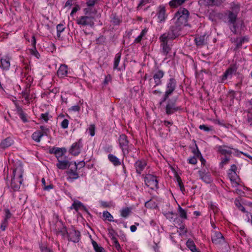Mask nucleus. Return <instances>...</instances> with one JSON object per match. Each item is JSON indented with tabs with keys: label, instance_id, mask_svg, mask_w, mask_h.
I'll return each mask as SVG.
<instances>
[{
	"label": "nucleus",
	"instance_id": "ddd939ff",
	"mask_svg": "<svg viewBox=\"0 0 252 252\" xmlns=\"http://www.w3.org/2000/svg\"><path fill=\"white\" fill-rule=\"evenodd\" d=\"M82 147L81 140H79L77 142L72 144L70 149V153L74 156L78 155L80 152Z\"/></svg>",
	"mask_w": 252,
	"mask_h": 252
},
{
	"label": "nucleus",
	"instance_id": "13d9d810",
	"mask_svg": "<svg viewBox=\"0 0 252 252\" xmlns=\"http://www.w3.org/2000/svg\"><path fill=\"white\" fill-rule=\"evenodd\" d=\"M173 122H170V121H164V125L169 128L170 126H172L173 125Z\"/></svg>",
	"mask_w": 252,
	"mask_h": 252
},
{
	"label": "nucleus",
	"instance_id": "a18cd8bd",
	"mask_svg": "<svg viewBox=\"0 0 252 252\" xmlns=\"http://www.w3.org/2000/svg\"><path fill=\"white\" fill-rule=\"evenodd\" d=\"M229 161V158H228L225 157L224 158H221V162L220 164V166L222 168L223 166L228 163Z\"/></svg>",
	"mask_w": 252,
	"mask_h": 252
},
{
	"label": "nucleus",
	"instance_id": "4468645a",
	"mask_svg": "<svg viewBox=\"0 0 252 252\" xmlns=\"http://www.w3.org/2000/svg\"><path fill=\"white\" fill-rule=\"evenodd\" d=\"M49 153L55 155L58 160L63 159V148L53 147L49 149Z\"/></svg>",
	"mask_w": 252,
	"mask_h": 252
},
{
	"label": "nucleus",
	"instance_id": "603ef678",
	"mask_svg": "<svg viewBox=\"0 0 252 252\" xmlns=\"http://www.w3.org/2000/svg\"><path fill=\"white\" fill-rule=\"evenodd\" d=\"M188 161L189 163L192 164H195L197 163V159L194 157L189 158Z\"/></svg>",
	"mask_w": 252,
	"mask_h": 252
},
{
	"label": "nucleus",
	"instance_id": "dca6fc26",
	"mask_svg": "<svg viewBox=\"0 0 252 252\" xmlns=\"http://www.w3.org/2000/svg\"><path fill=\"white\" fill-rule=\"evenodd\" d=\"M228 177L231 182L232 186L233 187H236L238 186V176L236 172L228 171Z\"/></svg>",
	"mask_w": 252,
	"mask_h": 252
},
{
	"label": "nucleus",
	"instance_id": "58836bf2",
	"mask_svg": "<svg viewBox=\"0 0 252 252\" xmlns=\"http://www.w3.org/2000/svg\"><path fill=\"white\" fill-rule=\"evenodd\" d=\"M177 182H178V184L180 187V189H181V190L182 191V192H184V191H185V188H184V185L182 183V180L181 179V178L180 177H178L177 178Z\"/></svg>",
	"mask_w": 252,
	"mask_h": 252
},
{
	"label": "nucleus",
	"instance_id": "680f3d73",
	"mask_svg": "<svg viewBox=\"0 0 252 252\" xmlns=\"http://www.w3.org/2000/svg\"><path fill=\"white\" fill-rule=\"evenodd\" d=\"M112 239L113 240L114 243H115L116 244V248H119L120 246V244H119L118 243V240H117V239L115 238V237L114 236H112Z\"/></svg>",
	"mask_w": 252,
	"mask_h": 252
},
{
	"label": "nucleus",
	"instance_id": "6e6d98bb",
	"mask_svg": "<svg viewBox=\"0 0 252 252\" xmlns=\"http://www.w3.org/2000/svg\"><path fill=\"white\" fill-rule=\"evenodd\" d=\"M32 45V48H36V39L34 35H32V37L31 40Z\"/></svg>",
	"mask_w": 252,
	"mask_h": 252
},
{
	"label": "nucleus",
	"instance_id": "1a4fd4ad",
	"mask_svg": "<svg viewBox=\"0 0 252 252\" xmlns=\"http://www.w3.org/2000/svg\"><path fill=\"white\" fill-rule=\"evenodd\" d=\"M11 59V57L9 54H7L0 59V68L3 71H7L9 69Z\"/></svg>",
	"mask_w": 252,
	"mask_h": 252
},
{
	"label": "nucleus",
	"instance_id": "6ab92c4d",
	"mask_svg": "<svg viewBox=\"0 0 252 252\" xmlns=\"http://www.w3.org/2000/svg\"><path fill=\"white\" fill-rule=\"evenodd\" d=\"M157 16L160 22L164 21L167 15L166 14L165 8L164 6H159L158 7Z\"/></svg>",
	"mask_w": 252,
	"mask_h": 252
},
{
	"label": "nucleus",
	"instance_id": "c85d7f7f",
	"mask_svg": "<svg viewBox=\"0 0 252 252\" xmlns=\"http://www.w3.org/2000/svg\"><path fill=\"white\" fill-rule=\"evenodd\" d=\"M42 136H43V135L42 132H40V130L35 131L32 136V139L36 142H39Z\"/></svg>",
	"mask_w": 252,
	"mask_h": 252
},
{
	"label": "nucleus",
	"instance_id": "412c9836",
	"mask_svg": "<svg viewBox=\"0 0 252 252\" xmlns=\"http://www.w3.org/2000/svg\"><path fill=\"white\" fill-rule=\"evenodd\" d=\"M198 174L199 175L200 179L205 183L208 184L212 182V180L209 173L205 171H199Z\"/></svg>",
	"mask_w": 252,
	"mask_h": 252
},
{
	"label": "nucleus",
	"instance_id": "4be33fe9",
	"mask_svg": "<svg viewBox=\"0 0 252 252\" xmlns=\"http://www.w3.org/2000/svg\"><path fill=\"white\" fill-rule=\"evenodd\" d=\"M146 165V162L145 160H138L135 164V168L136 172L138 174H141L142 171L144 169Z\"/></svg>",
	"mask_w": 252,
	"mask_h": 252
},
{
	"label": "nucleus",
	"instance_id": "e2e57ef3",
	"mask_svg": "<svg viewBox=\"0 0 252 252\" xmlns=\"http://www.w3.org/2000/svg\"><path fill=\"white\" fill-rule=\"evenodd\" d=\"M42 252H53L52 250L47 247H44L41 249Z\"/></svg>",
	"mask_w": 252,
	"mask_h": 252
},
{
	"label": "nucleus",
	"instance_id": "20e7f679",
	"mask_svg": "<svg viewBox=\"0 0 252 252\" xmlns=\"http://www.w3.org/2000/svg\"><path fill=\"white\" fill-rule=\"evenodd\" d=\"M68 167L66 171V179L69 181H72L78 178V175L76 173L77 165L75 162H69L64 160V169Z\"/></svg>",
	"mask_w": 252,
	"mask_h": 252
},
{
	"label": "nucleus",
	"instance_id": "4d7b16f0",
	"mask_svg": "<svg viewBox=\"0 0 252 252\" xmlns=\"http://www.w3.org/2000/svg\"><path fill=\"white\" fill-rule=\"evenodd\" d=\"M79 110H80V107L78 105H75V106H72L69 109V111H75V112L79 111Z\"/></svg>",
	"mask_w": 252,
	"mask_h": 252
},
{
	"label": "nucleus",
	"instance_id": "338daca9",
	"mask_svg": "<svg viewBox=\"0 0 252 252\" xmlns=\"http://www.w3.org/2000/svg\"><path fill=\"white\" fill-rule=\"evenodd\" d=\"M130 229L132 232H134L136 230L137 227L135 225H132L130 226Z\"/></svg>",
	"mask_w": 252,
	"mask_h": 252
},
{
	"label": "nucleus",
	"instance_id": "c9c22d12",
	"mask_svg": "<svg viewBox=\"0 0 252 252\" xmlns=\"http://www.w3.org/2000/svg\"><path fill=\"white\" fill-rule=\"evenodd\" d=\"M145 206L147 208H155L157 206V204L154 201L150 200L145 202Z\"/></svg>",
	"mask_w": 252,
	"mask_h": 252
},
{
	"label": "nucleus",
	"instance_id": "c756f323",
	"mask_svg": "<svg viewBox=\"0 0 252 252\" xmlns=\"http://www.w3.org/2000/svg\"><path fill=\"white\" fill-rule=\"evenodd\" d=\"M72 206L76 211L79 209L86 211V207L80 201L74 202Z\"/></svg>",
	"mask_w": 252,
	"mask_h": 252
},
{
	"label": "nucleus",
	"instance_id": "f3484780",
	"mask_svg": "<svg viewBox=\"0 0 252 252\" xmlns=\"http://www.w3.org/2000/svg\"><path fill=\"white\" fill-rule=\"evenodd\" d=\"M180 108L177 107L175 102H168L166 105L165 110L168 115H171L177 111Z\"/></svg>",
	"mask_w": 252,
	"mask_h": 252
},
{
	"label": "nucleus",
	"instance_id": "c03bdc74",
	"mask_svg": "<svg viewBox=\"0 0 252 252\" xmlns=\"http://www.w3.org/2000/svg\"><path fill=\"white\" fill-rule=\"evenodd\" d=\"M103 217L107 219L109 221H112L113 219V216L107 211H105L103 213Z\"/></svg>",
	"mask_w": 252,
	"mask_h": 252
},
{
	"label": "nucleus",
	"instance_id": "37998d69",
	"mask_svg": "<svg viewBox=\"0 0 252 252\" xmlns=\"http://www.w3.org/2000/svg\"><path fill=\"white\" fill-rule=\"evenodd\" d=\"M8 221L7 220H3L0 226V229L3 231H5L6 228L8 225Z\"/></svg>",
	"mask_w": 252,
	"mask_h": 252
},
{
	"label": "nucleus",
	"instance_id": "69168bd1",
	"mask_svg": "<svg viewBox=\"0 0 252 252\" xmlns=\"http://www.w3.org/2000/svg\"><path fill=\"white\" fill-rule=\"evenodd\" d=\"M53 188V185H49L48 186H45V187H43V189L44 190H49L50 189Z\"/></svg>",
	"mask_w": 252,
	"mask_h": 252
},
{
	"label": "nucleus",
	"instance_id": "f8f14e48",
	"mask_svg": "<svg viewBox=\"0 0 252 252\" xmlns=\"http://www.w3.org/2000/svg\"><path fill=\"white\" fill-rule=\"evenodd\" d=\"M212 241L216 245L222 244L224 242V238L219 231H214L211 235Z\"/></svg>",
	"mask_w": 252,
	"mask_h": 252
},
{
	"label": "nucleus",
	"instance_id": "f704fd0d",
	"mask_svg": "<svg viewBox=\"0 0 252 252\" xmlns=\"http://www.w3.org/2000/svg\"><path fill=\"white\" fill-rule=\"evenodd\" d=\"M121 59V55L120 54H117L115 56V59H114V69H117L120 61Z\"/></svg>",
	"mask_w": 252,
	"mask_h": 252
},
{
	"label": "nucleus",
	"instance_id": "aec40b11",
	"mask_svg": "<svg viewBox=\"0 0 252 252\" xmlns=\"http://www.w3.org/2000/svg\"><path fill=\"white\" fill-rule=\"evenodd\" d=\"M13 139L9 137H7L5 139L2 140L0 143V149L4 150L10 146H11L13 144Z\"/></svg>",
	"mask_w": 252,
	"mask_h": 252
},
{
	"label": "nucleus",
	"instance_id": "7c9ffc66",
	"mask_svg": "<svg viewBox=\"0 0 252 252\" xmlns=\"http://www.w3.org/2000/svg\"><path fill=\"white\" fill-rule=\"evenodd\" d=\"M165 217L169 220H173L175 221V219L177 218V214L174 213L173 212H168L164 213Z\"/></svg>",
	"mask_w": 252,
	"mask_h": 252
},
{
	"label": "nucleus",
	"instance_id": "393cba45",
	"mask_svg": "<svg viewBox=\"0 0 252 252\" xmlns=\"http://www.w3.org/2000/svg\"><path fill=\"white\" fill-rule=\"evenodd\" d=\"M218 150L220 153L224 155H230L232 153L231 150L230 148L224 146H219Z\"/></svg>",
	"mask_w": 252,
	"mask_h": 252
},
{
	"label": "nucleus",
	"instance_id": "0e129e2a",
	"mask_svg": "<svg viewBox=\"0 0 252 252\" xmlns=\"http://www.w3.org/2000/svg\"><path fill=\"white\" fill-rule=\"evenodd\" d=\"M142 37L143 36L140 34L137 38H135V42L139 43L141 40Z\"/></svg>",
	"mask_w": 252,
	"mask_h": 252
},
{
	"label": "nucleus",
	"instance_id": "8fccbe9b",
	"mask_svg": "<svg viewBox=\"0 0 252 252\" xmlns=\"http://www.w3.org/2000/svg\"><path fill=\"white\" fill-rule=\"evenodd\" d=\"M63 66V64H61L59 69L57 71V75L61 78H63V70L62 69V67Z\"/></svg>",
	"mask_w": 252,
	"mask_h": 252
},
{
	"label": "nucleus",
	"instance_id": "7ed1b4c3",
	"mask_svg": "<svg viewBox=\"0 0 252 252\" xmlns=\"http://www.w3.org/2000/svg\"><path fill=\"white\" fill-rule=\"evenodd\" d=\"M189 15V11L187 9L180 8L174 16V20L175 21V24L179 27L186 26Z\"/></svg>",
	"mask_w": 252,
	"mask_h": 252
},
{
	"label": "nucleus",
	"instance_id": "79ce46f5",
	"mask_svg": "<svg viewBox=\"0 0 252 252\" xmlns=\"http://www.w3.org/2000/svg\"><path fill=\"white\" fill-rule=\"evenodd\" d=\"M130 211L128 208H125L121 211V216L123 217H126L129 214Z\"/></svg>",
	"mask_w": 252,
	"mask_h": 252
},
{
	"label": "nucleus",
	"instance_id": "bb28decb",
	"mask_svg": "<svg viewBox=\"0 0 252 252\" xmlns=\"http://www.w3.org/2000/svg\"><path fill=\"white\" fill-rule=\"evenodd\" d=\"M108 159L115 166H118L121 164L120 159L113 155L109 154Z\"/></svg>",
	"mask_w": 252,
	"mask_h": 252
},
{
	"label": "nucleus",
	"instance_id": "de8ad7c7",
	"mask_svg": "<svg viewBox=\"0 0 252 252\" xmlns=\"http://www.w3.org/2000/svg\"><path fill=\"white\" fill-rule=\"evenodd\" d=\"M40 119L44 121L45 123H47L48 121L49 120V113H45L44 114H41Z\"/></svg>",
	"mask_w": 252,
	"mask_h": 252
},
{
	"label": "nucleus",
	"instance_id": "864d4df0",
	"mask_svg": "<svg viewBox=\"0 0 252 252\" xmlns=\"http://www.w3.org/2000/svg\"><path fill=\"white\" fill-rule=\"evenodd\" d=\"M96 2V0H87L86 3L88 6H93Z\"/></svg>",
	"mask_w": 252,
	"mask_h": 252
},
{
	"label": "nucleus",
	"instance_id": "774afa93",
	"mask_svg": "<svg viewBox=\"0 0 252 252\" xmlns=\"http://www.w3.org/2000/svg\"><path fill=\"white\" fill-rule=\"evenodd\" d=\"M63 125H64V128H66V127H67L68 126V121L67 120H66V119H64V121H63Z\"/></svg>",
	"mask_w": 252,
	"mask_h": 252
},
{
	"label": "nucleus",
	"instance_id": "2f4dec72",
	"mask_svg": "<svg viewBox=\"0 0 252 252\" xmlns=\"http://www.w3.org/2000/svg\"><path fill=\"white\" fill-rule=\"evenodd\" d=\"M207 0V3L209 5H220L221 4H222L224 0Z\"/></svg>",
	"mask_w": 252,
	"mask_h": 252
},
{
	"label": "nucleus",
	"instance_id": "bf43d9fd",
	"mask_svg": "<svg viewBox=\"0 0 252 252\" xmlns=\"http://www.w3.org/2000/svg\"><path fill=\"white\" fill-rule=\"evenodd\" d=\"M237 167L235 164H233L231 166L230 169L228 170V171L232 172H236L237 170Z\"/></svg>",
	"mask_w": 252,
	"mask_h": 252
},
{
	"label": "nucleus",
	"instance_id": "9b49d317",
	"mask_svg": "<svg viewBox=\"0 0 252 252\" xmlns=\"http://www.w3.org/2000/svg\"><path fill=\"white\" fill-rule=\"evenodd\" d=\"M66 234L68 240L77 243L80 240V233L73 228L69 229L66 230Z\"/></svg>",
	"mask_w": 252,
	"mask_h": 252
},
{
	"label": "nucleus",
	"instance_id": "09e8293b",
	"mask_svg": "<svg viewBox=\"0 0 252 252\" xmlns=\"http://www.w3.org/2000/svg\"><path fill=\"white\" fill-rule=\"evenodd\" d=\"M199 129H201V130H203L205 131H210L212 129V127L210 126V127H209L206 125H200L199 126Z\"/></svg>",
	"mask_w": 252,
	"mask_h": 252
},
{
	"label": "nucleus",
	"instance_id": "a878e982",
	"mask_svg": "<svg viewBox=\"0 0 252 252\" xmlns=\"http://www.w3.org/2000/svg\"><path fill=\"white\" fill-rule=\"evenodd\" d=\"M17 113L23 122L26 123L28 121L26 114L23 112L22 108L20 106H17Z\"/></svg>",
	"mask_w": 252,
	"mask_h": 252
},
{
	"label": "nucleus",
	"instance_id": "0eeeda50",
	"mask_svg": "<svg viewBox=\"0 0 252 252\" xmlns=\"http://www.w3.org/2000/svg\"><path fill=\"white\" fill-rule=\"evenodd\" d=\"M145 183L148 187L152 189L158 188V182L156 176L154 175L151 174L146 175L145 177Z\"/></svg>",
	"mask_w": 252,
	"mask_h": 252
},
{
	"label": "nucleus",
	"instance_id": "6e6552de",
	"mask_svg": "<svg viewBox=\"0 0 252 252\" xmlns=\"http://www.w3.org/2000/svg\"><path fill=\"white\" fill-rule=\"evenodd\" d=\"M77 23L83 26L92 27L94 25V18L87 16H81L77 19Z\"/></svg>",
	"mask_w": 252,
	"mask_h": 252
},
{
	"label": "nucleus",
	"instance_id": "3c124183",
	"mask_svg": "<svg viewBox=\"0 0 252 252\" xmlns=\"http://www.w3.org/2000/svg\"><path fill=\"white\" fill-rule=\"evenodd\" d=\"M248 122L250 126H252V110L248 114Z\"/></svg>",
	"mask_w": 252,
	"mask_h": 252
},
{
	"label": "nucleus",
	"instance_id": "e433bc0d",
	"mask_svg": "<svg viewBox=\"0 0 252 252\" xmlns=\"http://www.w3.org/2000/svg\"><path fill=\"white\" fill-rule=\"evenodd\" d=\"M30 53L31 55L35 56L37 59H39L40 57V54L36 48L30 49Z\"/></svg>",
	"mask_w": 252,
	"mask_h": 252
},
{
	"label": "nucleus",
	"instance_id": "a211bd4d",
	"mask_svg": "<svg viewBox=\"0 0 252 252\" xmlns=\"http://www.w3.org/2000/svg\"><path fill=\"white\" fill-rule=\"evenodd\" d=\"M237 71V68L235 67H230L228 68L224 72L223 75L222 77L221 81L223 82L227 78H230L232 76V75L235 73Z\"/></svg>",
	"mask_w": 252,
	"mask_h": 252
},
{
	"label": "nucleus",
	"instance_id": "4c0bfd02",
	"mask_svg": "<svg viewBox=\"0 0 252 252\" xmlns=\"http://www.w3.org/2000/svg\"><path fill=\"white\" fill-rule=\"evenodd\" d=\"M4 211L5 214L3 220L8 221V219L11 218L12 214L8 209H4Z\"/></svg>",
	"mask_w": 252,
	"mask_h": 252
},
{
	"label": "nucleus",
	"instance_id": "cd10ccee",
	"mask_svg": "<svg viewBox=\"0 0 252 252\" xmlns=\"http://www.w3.org/2000/svg\"><path fill=\"white\" fill-rule=\"evenodd\" d=\"M178 213L179 217L184 220H186L188 218L187 210L183 209L180 205H178Z\"/></svg>",
	"mask_w": 252,
	"mask_h": 252
},
{
	"label": "nucleus",
	"instance_id": "5701e85b",
	"mask_svg": "<svg viewBox=\"0 0 252 252\" xmlns=\"http://www.w3.org/2000/svg\"><path fill=\"white\" fill-rule=\"evenodd\" d=\"M164 74V73L163 71L158 70L154 75L153 78L155 80L156 86H158L161 84L160 79L163 77Z\"/></svg>",
	"mask_w": 252,
	"mask_h": 252
},
{
	"label": "nucleus",
	"instance_id": "423d86ee",
	"mask_svg": "<svg viewBox=\"0 0 252 252\" xmlns=\"http://www.w3.org/2000/svg\"><path fill=\"white\" fill-rule=\"evenodd\" d=\"M176 88V81L173 78L169 79L166 84V88L162 102L165 101L173 93Z\"/></svg>",
	"mask_w": 252,
	"mask_h": 252
},
{
	"label": "nucleus",
	"instance_id": "49530a36",
	"mask_svg": "<svg viewBox=\"0 0 252 252\" xmlns=\"http://www.w3.org/2000/svg\"><path fill=\"white\" fill-rule=\"evenodd\" d=\"M89 132L91 136H93L95 134V126L94 125H92L90 126L88 128Z\"/></svg>",
	"mask_w": 252,
	"mask_h": 252
},
{
	"label": "nucleus",
	"instance_id": "ea45409f",
	"mask_svg": "<svg viewBox=\"0 0 252 252\" xmlns=\"http://www.w3.org/2000/svg\"><path fill=\"white\" fill-rule=\"evenodd\" d=\"M22 96L26 100L29 101L30 99V90H26L22 92Z\"/></svg>",
	"mask_w": 252,
	"mask_h": 252
},
{
	"label": "nucleus",
	"instance_id": "2eb2a0df",
	"mask_svg": "<svg viewBox=\"0 0 252 252\" xmlns=\"http://www.w3.org/2000/svg\"><path fill=\"white\" fill-rule=\"evenodd\" d=\"M120 146L121 147L123 153L125 154V151H127V147L128 145V141L127 137L125 134L121 135L119 139Z\"/></svg>",
	"mask_w": 252,
	"mask_h": 252
},
{
	"label": "nucleus",
	"instance_id": "39448f33",
	"mask_svg": "<svg viewBox=\"0 0 252 252\" xmlns=\"http://www.w3.org/2000/svg\"><path fill=\"white\" fill-rule=\"evenodd\" d=\"M167 35L162 34L160 36L159 39L161 42V47H162V53L167 55L171 50L172 46L171 39L167 37Z\"/></svg>",
	"mask_w": 252,
	"mask_h": 252
},
{
	"label": "nucleus",
	"instance_id": "72a5a7b5",
	"mask_svg": "<svg viewBox=\"0 0 252 252\" xmlns=\"http://www.w3.org/2000/svg\"><path fill=\"white\" fill-rule=\"evenodd\" d=\"M57 37L59 39L62 40L63 37L61 36V33L63 31V25L60 24L57 26Z\"/></svg>",
	"mask_w": 252,
	"mask_h": 252
},
{
	"label": "nucleus",
	"instance_id": "473e14b6",
	"mask_svg": "<svg viewBox=\"0 0 252 252\" xmlns=\"http://www.w3.org/2000/svg\"><path fill=\"white\" fill-rule=\"evenodd\" d=\"M92 244L96 252H105V250L102 247H99L95 241H93Z\"/></svg>",
	"mask_w": 252,
	"mask_h": 252
},
{
	"label": "nucleus",
	"instance_id": "a19ab883",
	"mask_svg": "<svg viewBox=\"0 0 252 252\" xmlns=\"http://www.w3.org/2000/svg\"><path fill=\"white\" fill-rule=\"evenodd\" d=\"M40 129H41V130L40 131V132H42L43 136L44 135H46L47 136L48 133H49V130L48 128H47L46 126H40Z\"/></svg>",
	"mask_w": 252,
	"mask_h": 252
},
{
	"label": "nucleus",
	"instance_id": "f257e3e1",
	"mask_svg": "<svg viewBox=\"0 0 252 252\" xmlns=\"http://www.w3.org/2000/svg\"><path fill=\"white\" fill-rule=\"evenodd\" d=\"M240 5L232 2L230 4L229 10L226 11L225 14L227 16L228 23L232 32L236 33L238 28L237 16L240 11Z\"/></svg>",
	"mask_w": 252,
	"mask_h": 252
},
{
	"label": "nucleus",
	"instance_id": "9d476101",
	"mask_svg": "<svg viewBox=\"0 0 252 252\" xmlns=\"http://www.w3.org/2000/svg\"><path fill=\"white\" fill-rule=\"evenodd\" d=\"M182 27L178 26L175 24V26H172L170 29L169 31L163 34L167 35V37L171 40L175 39L179 35V32Z\"/></svg>",
	"mask_w": 252,
	"mask_h": 252
},
{
	"label": "nucleus",
	"instance_id": "b1692460",
	"mask_svg": "<svg viewBox=\"0 0 252 252\" xmlns=\"http://www.w3.org/2000/svg\"><path fill=\"white\" fill-rule=\"evenodd\" d=\"M207 37L205 34L202 35H197L195 38L196 44L198 46H202L204 45L207 41Z\"/></svg>",
	"mask_w": 252,
	"mask_h": 252
},
{
	"label": "nucleus",
	"instance_id": "5fc2aeb1",
	"mask_svg": "<svg viewBox=\"0 0 252 252\" xmlns=\"http://www.w3.org/2000/svg\"><path fill=\"white\" fill-rule=\"evenodd\" d=\"M57 166L58 169H63V160H58V163L57 164Z\"/></svg>",
	"mask_w": 252,
	"mask_h": 252
},
{
	"label": "nucleus",
	"instance_id": "f03ea898",
	"mask_svg": "<svg viewBox=\"0 0 252 252\" xmlns=\"http://www.w3.org/2000/svg\"><path fill=\"white\" fill-rule=\"evenodd\" d=\"M24 170L22 166L16 167L13 170L11 179V187L14 190H17L22 184Z\"/></svg>",
	"mask_w": 252,
	"mask_h": 252
},
{
	"label": "nucleus",
	"instance_id": "052dcab7",
	"mask_svg": "<svg viewBox=\"0 0 252 252\" xmlns=\"http://www.w3.org/2000/svg\"><path fill=\"white\" fill-rule=\"evenodd\" d=\"M79 9L78 6L74 7L71 11L70 15H73L74 13L76 12Z\"/></svg>",
	"mask_w": 252,
	"mask_h": 252
}]
</instances>
